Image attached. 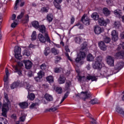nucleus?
Returning a JSON list of instances; mask_svg holds the SVG:
<instances>
[{
  "instance_id": "1",
  "label": "nucleus",
  "mask_w": 124,
  "mask_h": 124,
  "mask_svg": "<svg viewBox=\"0 0 124 124\" xmlns=\"http://www.w3.org/2000/svg\"><path fill=\"white\" fill-rule=\"evenodd\" d=\"M124 64V63L123 62H117L115 66V70L114 71L109 69L104 72L103 76L106 78L108 77V76L113 75V74H116V73H118V72H119V71H120V70L123 68Z\"/></svg>"
},
{
  "instance_id": "2",
  "label": "nucleus",
  "mask_w": 124,
  "mask_h": 124,
  "mask_svg": "<svg viewBox=\"0 0 124 124\" xmlns=\"http://www.w3.org/2000/svg\"><path fill=\"white\" fill-rule=\"evenodd\" d=\"M76 98H78V99H82L84 101H86V99H88V98H90L91 97V93L88 92H82L81 93H78L76 94Z\"/></svg>"
},
{
  "instance_id": "3",
  "label": "nucleus",
  "mask_w": 124,
  "mask_h": 124,
  "mask_svg": "<svg viewBox=\"0 0 124 124\" xmlns=\"http://www.w3.org/2000/svg\"><path fill=\"white\" fill-rule=\"evenodd\" d=\"M38 29L40 32H41L42 33H44L45 34V36L46 38L47 42L51 43V40H50V37H49L48 32L46 31V27H45V26L43 25H40L39 26Z\"/></svg>"
},
{
  "instance_id": "4",
  "label": "nucleus",
  "mask_w": 124,
  "mask_h": 124,
  "mask_svg": "<svg viewBox=\"0 0 124 124\" xmlns=\"http://www.w3.org/2000/svg\"><path fill=\"white\" fill-rule=\"evenodd\" d=\"M84 58H86V53H85L84 52L80 51V53H79L77 58L76 59V62H79L81 63V64H83L84 62L82 61V60H83Z\"/></svg>"
},
{
  "instance_id": "5",
  "label": "nucleus",
  "mask_w": 124,
  "mask_h": 124,
  "mask_svg": "<svg viewBox=\"0 0 124 124\" xmlns=\"http://www.w3.org/2000/svg\"><path fill=\"white\" fill-rule=\"evenodd\" d=\"M15 57L17 60H21L22 55H21V47L18 46H16L14 49Z\"/></svg>"
},
{
  "instance_id": "6",
  "label": "nucleus",
  "mask_w": 124,
  "mask_h": 124,
  "mask_svg": "<svg viewBox=\"0 0 124 124\" xmlns=\"http://www.w3.org/2000/svg\"><path fill=\"white\" fill-rule=\"evenodd\" d=\"M106 60L108 65H110V66H114V57L108 55L106 57Z\"/></svg>"
},
{
  "instance_id": "7",
  "label": "nucleus",
  "mask_w": 124,
  "mask_h": 124,
  "mask_svg": "<svg viewBox=\"0 0 124 124\" xmlns=\"http://www.w3.org/2000/svg\"><path fill=\"white\" fill-rule=\"evenodd\" d=\"M81 21H82V23H83L84 25H86V26H89V25H90V22H91L90 18L86 15L83 16Z\"/></svg>"
},
{
  "instance_id": "8",
  "label": "nucleus",
  "mask_w": 124,
  "mask_h": 124,
  "mask_svg": "<svg viewBox=\"0 0 124 124\" xmlns=\"http://www.w3.org/2000/svg\"><path fill=\"white\" fill-rule=\"evenodd\" d=\"M112 40L116 42L119 39V33L116 30H113L111 32Z\"/></svg>"
},
{
  "instance_id": "9",
  "label": "nucleus",
  "mask_w": 124,
  "mask_h": 124,
  "mask_svg": "<svg viewBox=\"0 0 124 124\" xmlns=\"http://www.w3.org/2000/svg\"><path fill=\"white\" fill-rule=\"evenodd\" d=\"M23 62L25 64V68H26V69H31V65L32 64L30 60H24Z\"/></svg>"
},
{
  "instance_id": "10",
  "label": "nucleus",
  "mask_w": 124,
  "mask_h": 124,
  "mask_svg": "<svg viewBox=\"0 0 124 124\" xmlns=\"http://www.w3.org/2000/svg\"><path fill=\"white\" fill-rule=\"evenodd\" d=\"M5 73L6 76L4 78V82H5L4 85V87H7V81L8 80V74H9V71L8 70V68H6L5 69Z\"/></svg>"
},
{
  "instance_id": "11",
  "label": "nucleus",
  "mask_w": 124,
  "mask_h": 124,
  "mask_svg": "<svg viewBox=\"0 0 124 124\" xmlns=\"http://www.w3.org/2000/svg\"><path fill=\"white\" fill-rule=\"evenodd\" d=\"M102 29L98 25H96L94 27V31L96 34H100L102 32Z\"/></svg>"
},
{
  "instance_id": "12",
  "label": "nucleus",
  "mask_w": 124,
  "mask_h": 124,
  "mask_svg": "<svg viewBox=\"0 0 124 124\" xmlns=\"http://www.w3.org/2000/svg\"><path fill=\"white\" fill-rule=\"evenodd\" d=\"M59 108V106H53L50 108H47L45 110V113H47V112H55L57 111L58 108Z\"/></svg>"
},
{
  "instance_id": "13",
  "label": "nucleus",
  "mask_w": 124,
  "mask_h": 124,
  "mask_svg": "<svg viewBox=\"0 0 124 124\" xmlns=\"http://www.w3.org/2000/svg\"><path fill=\"white\" fill-rule=\"evenodd\" d=\"M114 13L115 16L118 18H122V16H123V13H122V10L119 9L115 10L114 11Z\"/></svg>"
},
{
  "instance_id": "14",
  "label": "nucleus",
  "mask_w": 124,
  "mask_h": 124,
  "mask_svg": "<svg viewBox=\"0 0 124 124\" xmlns=\"http://www.w3.org/2000/svg\"><path fill=\"white\" fill-rule=\"evenodd\" d=\"M99 47H100V49L102 50L103 51H106L107 49V46L105 45L103 42L101 41L98 43Z\"/></svg>"
},
{
  "instance_id": "15",
  "label": "nucleus",
  "mask_w": 124,
  "mask_h": 124,
  "mask_svg": "<svg viewBox=\"0 0 124 124\" xmlns=\"http://www.w3.org/2000/svg\"><path fill=\"white\" fill-rule=\"evenodd\" d=\"M93 68L94 69H101L102 68V63L95 62L93 65Z\"/></svg>"
},
{
  "instance_id": "16",
  "label": "nucleus",
  "mask_w": 124,
  "mask_h": 124,
  "mask_svg": "<svg viewBox=\"0 0 124 124\" xmlns=\"http://www.w3.org/2000/svg\"><path fill=\"white\" fill-rule=\"evenodd\" d=\"M116 111L121 115L122 117H124V110L121 107L117 106L116 108Z\"/></svg>"
},
{
  "instance_id": "17",
  "label": "nucleus",
  "mask_w": 124,
  "mask_h": 124,
  "mask_svg": "<svg viewBox=\"0 0 124 124\" xmlns=\"http://www.w3.org/2000/svg\"><path fill=\"white\" fill-rule=\"evenodd\" d=\"M98 22L100 26H104V27H106V25H107V23L103 17L99 18Z\"/></svg>"
},
{
  "instance_id": "18",
  "label": "nucleus",
  "mask_w": 124,
  "mask_h": 124,
  "mask_svg": "<svg viewBox=\"0 0 124 124\" xmlns=\"http://www.w3.org/2000/svg\"><path fill=\"white\" fill-rule=\"evenodd\" d=\"M38 38L40 41V42H42V43H45L46 42V40H47V39L45 38L44 36L42 35V34H39L38 36Z\"/></svg>"
},
{
  "instance_id": "19",
  "label": "nucleus",
  "mask_w": 124,
  "mask_h": 124,
  "mask_svg": "<svg viewBox=\"0 0 124 124\" xmlns=\"http://www.w3.org/2000/svg\"><path fill=\"white\" fill-rule=\"evenodd\" d=\"M65 77L63 75H60L59 78L58 79L59 84H64L65 83Z\"/></svg>"
},
{
  "instance_id": "20",
  "label": "nucleus",
  "mask_w": 124,
  "mask_h": 124,
  "mask_svg": "<svg viewBox=\"0 0 124 124\" xmlns=\"http://www.w3.org/2000/svg\"><path fill=\"white\" fill-rule=\"evenodd\" d=\"M115 57L118 59H123L124 57V51H121L117 52L115 54Z\"/></svg>"
},
{
  "instance_id": "21",
  "label": "nucleus",
  "mask_w": 124,
  "mask_h": 124,
  "mask_svg": "<svg viewBox=\"0 0 124 124\" xmlns=\"http://www.w3.org/2000/svg\"><path fill=\"white\" fill-rule=\"evenodd\" d=\"M86 80H88V81H90L91 80L93 81H96L97 80V78L95 76H92L91 75H88L86 77Z\"/></svg>"
},
{
  "instance_id": "22",
  "label": "nucleus",
  "mask_w": 124,
  "mask_h": 124,
  "mask_svg": "<svg viewBox=\"0 0 124 124\" xmlns=\"http://www.w3.org/2000/svg\"><path fill=\"white\" fill-rule=\"evenodd\" d=\"M103 13L105 16H109L111 14V12L108 9V8L105 7L103 9Z\"/></svg>"
},
{
  "instance_id": "23",
  "label": "nucleus",
  "mask_w": 124,
  "mask_h": 124,
  "mask_svg": "<svg viewBox=\"0 0 124 124\" xmlns=\"http://www.w3.org/2000/svg\"><path fill=\"white\" fill-rule=\"evenodd\" d=\"M19 105L22 109H26V108H28V106H29V104L27 102L20 103Z\"/></svg>"
},
{
  "instance_id": "24",
  "label": "nucleus",
  "mask_w": 124,
  "mask_h": 124,
  "mask_svg": "<svg viewBox=\"0 0 124 124\" xmlns=\"http://www.w3.org/2000/svg\"><path fill=\"white\" fill-rule=\"evenodd\" d=\"M92 18L95 21H97L99 19V15L97 13H93L91 16Z\"/></svg>"
},
{
  "instance_id": "25",
  "label": "nucleus",
  "mask_w": 124,
  "mask_h": 124,
  "mask_svg": "<svg viewBox=\"0 0 124 124\" xmlns=\"http://www.w3.org/2000/svg\"><path fill=\"white\" fill-rule=\"evenodd\" d=\"M45 98L47 100V101H53V96L48 93H46L45 95Z\"/></svg>"
},
{
  "instance_id": "26",
  "label": "nucleus",
  "mask_w": 124,
  "mask_h": 124,
  "mask_svg": "<svg viewBox=\"0 0 124 124\" xmlns=\"http://www.w3.org/2000/svg\"><path fill=\"white\" fill-rule=\"evenodd\" d=\"M31 25L35 29H38L39 28V23L37 21H34L31 22Z\"/></svg>"
},
{
  "instance_id": "27",
  "label": "nucleus",
  "mask_w": 124,
  "mask_h": 124,
  "mask_svg": "<svg viewBox=\"0 0 124 124\" xmlns=\"http://www.w3.org/2000/svg\"><path fill=\"white\" fill-rule=\"evenodd\" d=\"M94 60V57L91 53L89 54L87 56V60L88 62H93Z\"/></svg>"
},
{
  "instance_id": "28",
  "label": "nucleus",
  "mask_w": 124,
  "mask_h": 124,
  "mask_svg": "<svg viewBox=\"0 0 124 124\" xmlns=\"http://www.w3.org/2000/svg\"><path fill=\"white\" fill-rule=\"evenodd\" d=\"M19 83L18 82H15L12 84L11 85V90H14V89H16L19 86Z\"/></svg>"
},
{
  "instance_id": "29",
  "label": "nucleus",
  "mask_w": 124,
  "mask_h": 124,
  "mask_svg": "<svg viewBox=\"0 0 124 124\" xmlns=\"http://www.w3.org/2000/svg\"><path fill=\"white\" fill-rule=\"evenodd\" d=\"M27 89L28 92H33L34 91V87L32 85H30V84H27Z\"/></svg>"
},
{
  "instance_id": "30",
  "label": "nucleus",
  "mask_w": 124,
  "mask_h": 124,
  "mask_svg": "<svg viewBox=\"0 0 124 124\" xmlns=\"http://www.w3.org/2000/svg\"><path fill=\"white\" fill-rule=\"evenodd\" d=\"M28 99L30 100H34L35 98V95L34 93H31L30 94L28 95L27 96Z\"/></svg>"
},
{
  "instance_id": "31",
  "label": "nucleus",
  "mask_w": 124,
  "mask_h": 124,
  "mask_svg": "<svg viewBox=\"0 0 124 124\" xmlns=\"http://www.w3.org/2000/svg\"><path fill=\"white\" fill-rule=\"evenodd\" d=\"M13 68H15L16 71L18 72V74L19 75H22V71H20L19 70V66L16 65V66H13Z\"/></svg>"
},
{
  "instance_id": "32",
  "label": "nucleus",
  "mask_w": 124,
  "mask_h": 124,
  "mask_svg": "<svg viewBox=\"0 0 124 124\" xmlns=\"http://www.w3.org/2000/svg\"><path fill=\"white\" fill-rule=\"evenodd\" d=\"M46 19L49 23L52 22V21H53V15L52 14H48L47 16Z\"/></svg>"
},
{
  "instance_id": "33",
  "label": "nucleus",
  "mask_w": 124,
  "mask_h": 124,
  "mask_svg": "<svg viewBox=\"0 0 124 124\" xmlns=\"http://www.w3.org/2000/svg\"><path fill=\"white\" fill-rule=\"evenodd\" d=\"M91 104H97L99 103L98 101H97V99H93L91 100V101L89 102Z\"/></svg>"
},
{
  "instance_id": "34",
  "label": "nucleus",
  "mask_w": 124,
  "mask_h": 124,
  "mask_svg": "<svg viewBox=\"0 0 124 124\" xmlns=\"http://www.w3.org/2000/svg\"><path fill=\"white\" fill-rule=\"evenodd\" d=\"M25 15V10L22 11L19 15L17 16V19L18 20H20V19H22L23 16Z\"/></svg>"
},
{
  "instance_id": "35",
  "label": "nucleus",
  "mask_w": 124,
  "mask_h": 124,
  "mask_svg": "<svg viewBox=\"0 0 124 124\" xmlns=\"http://www.w3.org/2000/svg\"><path fill=\"white\" fill-rule=\"evenodd\" d=\"M46 80L49 83H53L54 82V78L52 76H48L46 78Z\"/></svg>"
},
{
  "instance_id": "36",
  "label": "nucleus",
  "mask_w": 124,
  "mask_h": 124,
  "mask_svg": "<svg viewBox=\"0 0 124 124\" xmlns=\"http://www.w3.org/2000/svg\"><path fill=\"white\" fill-rule=\"evenodd\" d=\"M51 53H52V54H54V55H58L59 50L56 49V48L53 47L51 49Z\"/></svg>"
},
{
  "instance_id": "37",
  "label": "nucleus",
  "mask_w": 124,
  "mask_h": 124,
  "mask_svg": "<svg viewBox=\"0 0 124 124\" xmlns=\"http://www.w3.org/2000/svg\"><path fill=\"white\" fill-rule=\"evenodd\" d=\"M75 42H76V43H78V44H81V43L82 42V39L81 38V37H76Z\"/></svg>"
},
{
  "instance_id": "38",
  "label": "nucleus",
  "mask_w": 124,
  "mask_h": 124,
  "mask_svg": "<svg viewBox=\"0 0 124 124\" xmlns=\"http://www.w3.org/2000/svg\"><path fill=\"white\" fill-rule=\"evenodd\" d=\"M51 52V50H50V48L49 47H47L45 49L44 51V54L45 56H48L49 54H50V52Z\"/></svg>"
},
{
  "instance_id": "39",
  "label": "nucleus",
  "mask_w": 124,
  "mask_h": 124,
  "mask_svg": "<svg viewBox=\"0 0 124 124\" xmlns=\"http://www.w3.org/2000/svg\"><path fill=\"white\" fill-rule=\"evenodd\" d=\"M87 46L88 43H87V42H84L81 45V50H84V49H87Z\"/></svg>"
},
{
  "instance_id": "40",
  "label": "nucleus",
  "mask_w": 124,
  "mask_h": 124,
  "mask_svg": "<svg viewBox=\"0 0 124 124\" xmlns=\"http://www.w3.org/2000/svg\"><path fill=\"white\" fill-rule=\"evenodd\" d=\"M24 56H27V57H29L31 56V52L29 50H25L23 53Z\"/></svg>"
},
{
  "instance_id": "41",
  "label": "nucleus",
  "mask_w": 124,
  "mask_h": 124,
  "mask_svg": "<svg viewBox=\"0 0 124 124\" xmlns=\"http://www.w3.org/2000/svg\"><path fill=\"white\" fill-rule=\"evenodd\" d=\"M104 41L105 43H109L111 41V38L109 37H105L104 39Z\"/></svg>"
},
{
  "instance_id": "42",
  "label": "nucleus",
  "mask_w": 124,
  "mask_h": 124,
  "mask_svg": "<svg viewBox=\"0 0 124 124\" xmlns=\"http://www.w3.org/2000/svg\"><path fill=\"white\" fill-rule=\"evenodd\" d=\"M96 62H100L102 63V56H98L96 59Z\"/></svg>"
},
{
  "instance_id": "43",
  "label": "nucleus",
  "mask_w": 124,
  "mask_h": 124,
  "mask_svg": "<svg viewBox=\"0 0 124 124\" xmlns=\"http://www.w3.org/2000/svg\"><path fill=\"white\" fill-rule=\"evenodd\" d=\"M32 40H35L36 39V31H34L31 35Z\"/></svg>"
},
{
  "instance_id": "44",
  "label": "nucleus",
  "mask_w": 124,
  "mask_h": 124,
  "mask_svg": "<svg viewBox=\"0 0 124 124\" xmlns=\"http://www.w3.org/2000/svg\"><path fill=\"white\" fill-rule=\"evenodd\" d=\"M2 110H3V111H7V110H8V104H4L3 105Z\"/></svg>"
},
{
  "instance_id": "45",
  "label": "nucleus",
  "mask_w": 124,
  "mask_h": 124,
  "mask_svg": "<svg viewBox=\"0 0 124 124\" xmlns=\"http://www.w3.org/2000/svg\"><path fill=\"white\" fill-rule=\"evenodd\" d=\"M56 92H57L58 93H62V87H57L56 88Z\"/></svg>"
},
{
  "instance_id": "46",
  "label": "nucleus",
  "mask_w": 124,
  "mask_h": 124,
  "mask_svg": "<svg viewBox=\"0 0 124 124\" xmlns=\"http://www.w3.org/2000/svg\"><path fill=\"white\" fill-rule=\"evenodd\" d=\"M27 115H22L20 118H19V122H24L25 121H26V117Z\"/></svg>"
},
{
  "instance_id": "47",
  "label": "nucleus",
  "mask_w": 124,
  "mask_h": 124,
  "mask_svg": "<svg viewBox=\"0 0 124 124\" xmlns=\"http://www.w3.org/2000/svg\"><path fill=\"white\" fill-rule=\"evenodd\" d=\"M114 25L115 28H119V27H121V22L118 21H115Z\"/></svg>"
},
{
  "instance_id": "48",
  "label": "nucleus",
  "mask_w": 124,
  "mask_h": 124,
  "mask_svg": "<svg viewBox=\"0 0 124 124\" xmlns=\"http://www.w3.org/2000/svg\"><path fill=\"white\" fill-rule=\"evenodd\" d=\"M7 122L3 118L0 117V124H6Z\"/></svg>"
},
{
  "instance_id": "49",
  "label": "nucleus",
  "mask_w": 124,
  "mask_h": 124,
  "mask_svg": "<svg viewBox=\"0 0 124 124\" xmlns=\"http://www.w3.org/2000/svg\"><path fill=\"white\" fill-rule=\"evenodd\" d=\"M36 106H38V104L36 103H33L30 106V109H33V108H35Z\"/></svg>"
},
{
  "instance_id": "50",
  "label": "nucleus",
  "mask_w": 124,
  "mask_h": 124,
  "mask_svg": "<svg viewBox=\"0 0 124 124\" xmlns=\"http://www.w3.org/2000/svg\"><path fill=\"white\" fill-rule=\"evenodd\" d=\"M70 85H71V82H70V81H68L66 82L65 88L66 90H68V89L70 87Z\"/></svg>"
},
{
  "instance_id": "51",
  "label": "nucleus",
  "mask_w": 124,
  "mask_h": 124,
  "mask_svg": "<svg viewBox=\"0 0 124 124\" xmlns=\"http://www.w3.org/2000/svg\"><path fill=\"white\" fill-rule=\"evenodd\" d=\"M43 75H44V72L42 71H40L38 73V77H39V78H42Z\"/></svg>"
},
{
  "instance_id": "52",
  "label": "nucleus",
  "mask_w": 124,
  "mask_h": 124,
  "mask_svg": "<svg viewBox=\"0 0 124 124\" xmlns=\"http://www.w3.org/2000/svg\"><path fill=\"white\" fill-rule=\"evenodd\" d=\"M48 9H49V7H47L46 8L45 7H44L42 8L41 9V12H48Z\"/></svg>"
},
{
  "instance_id": "53",
  "label": "nucleus",
  "mask_w": 124,
  "mask_h": 124,
  "mask_svg": "<svg viewBox=\"0 0 124 124\" xmlns=\"http://www.w3.org/2000/svg\"><path fill=\"white\" fill-rule=\"evenodd\" d=\"M62 70V68H56L54 70V72H55V73H59Z\"/></svg>"
},
{
  "instance_id": "54",
  "label": "nucleus",
  "mask_w": 124,
  "mask_h": 124,
  "mask_svg": "<svg viewBox=\"0 0 124 124\" xmlns=\"http://www.w3.org/2000/svg\"><path fill=\"white\" fill-rule=\"evenodd\" d=\"M41 69L42 70H45L47 68V66H46V64L43 63L40 66Z\"/></svg>"
},
{
  "instance_id": "55",
  "label": "nucleus",
  "mask_w": 124,
  "mask_h": 124,
  "mask_svg": "<svg viewBox=\"0 0 124 124\" xmlns=\"http://www.w3.org/2000/svg\"><path fill=\"white\" fill-rule=\"evenodd\" d=\"M21 0H16V4H15V6L14 8V9L15 10H17V5H18V4H19V2H20V1H21Z\"/></svg>"
},
{
  "instance_id": "56",
  "label": "nucleus",
  "mask_w": 124,
  "mask_h": 124,
  "mask_svg": "<svg viewBox=\"0 0 124 124\" xmlns=\"http://www.w3.org/2000/svg\"><path fill=\"white\" fill-rule=\"evenodd\" d=\"M2 112L1 113L2 116H3V117H5V118H6V117H7L6 113H7V110H3L2 109Z\"/></svg>"
},
{
  "instance_id": "57",
  "label": "nucleus",
  "mask_w": 124,
  "mask_h": 124,
  "mask_svg": "<svg viewBox=\"0 0 124 124\" xmlns=\"http://www.w3.org/2000/svg\"><path fill=\"white\" fill-rule=\"evenodd\" d=\"M113 0H107V2L108 5H113Z\"/></svg>"
},
{
  "instance_id": "58",
  "label": "nucleus",
  "mask_w": 124,
  "mask_h": 124,
  "mask_svg": "<svg viewBox=\"0 0 124 124\" xmlns=\"http://www.w3.org/2000/svg\"><path fill=\"white\" fill-rule=\"evenodd\" d=\"M60 3H56L55 4V7L56 8H57V9H61V5H60Z\"/></svg>"
},
{
  "instance_id": "59",
  "label": "nucleus",
  "mask_w": 124,
  "mask_h": 124,
  "mask_svg": "<svg viewBox=\"0 0 124 124\" xmlns=\"http://www.w3.org/2000/svg\"><path fill=\"white\" fill-rule=\"evenodd\" d=\"M33 75V74L31 71H29L28 72V76L29 77H31Z\"/></svg>"
},
{
  "instance_id": "60",
  "label": "nucleus",
  "mask_w": 124,
  "mask_h": 124,
  "mask_svg": "<svg viewBox=\"0 0 124 124\" xmlns=\"http://www.w3.org/2000/svg\"><path fill=\"white\" fill-rule=\"evenodd\" d=\"M90 119H91L93 121H91V123L93 124H96V120H95V119L92 118V117H90Z\"/></svg>"
},
{
  "instance_id": "61",
  "label": "nucleus",
  "mask_w": 124,
  "mask_h": 124,
  "mask_svg": "<svg viewBox=\"0 0 124 124\" xmlns=\"http://www.w3.org/2000/svg\"><path fill=\"white\" fill-rule=\"evenodd\" d=\"M18 66H19V67H21V66H23L24 64L23 63V62H18Z\"/></svg>"
},
{
  "instance_id": "62",
  "label": "nucleus",
  "mask_w": 124,
  "mask_h": 124,
  "mask_svg": "<svg viewBox=\"0 0 124 124\" xmlns=\"http://www.w3.org/2000/svg\"><path fill=\"white\" fill-rule=\"evenodd\" d=\"M16 26H17V23L15 22H14V23L11 24V27L12 28H15Z\"/></svg>"
},
{
  "instance_id": "63",
  "label": "nucleus",
  "mask_w": 124,
  "mask_h": 124,
  "mask_svg": "<svg viewBox=\"0 0 124 124\" xmlns=\"http://www.w3.org/2000/svg\"><path fill=\"white\" fill-rule=\"evenodd\" d=\"M29 15H26L25 16V21L26 22H29Z\"/></svg>"
},
{
  "instance_id": "64",
  "label": "nucleus",
  "mask_w": 124,
  "mask_h": 124,
  "mask_svg": "<svg viewBox=\"0 0 124 124\" xmlns=\"http://www.w3.org/2000/svg\"><path fill=\"white\" fill-rule=\"evenodd\" d=\"M120 37L122 39H124V31L120 34Z\"/></svg>"
}]
</instances>
